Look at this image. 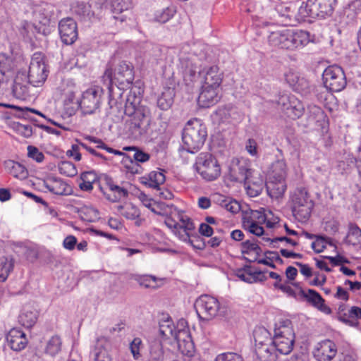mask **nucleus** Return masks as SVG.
Returning <instances> with one entry per match:
<instances>
[{
    "label": "nucleus",
    "mask_w": 361,
    "mask_h": 361,
    "mask_svg": "<svg viewBox=\"0 0 361 361\" xmlns=\"http://www.w3.org/2000/svg\"><path fill=\"white\" fill-rule=\"evenodd\" d=\"M199 44H184L179 54V68L182 71L186 85L196 81L199 76L202 78V85L218 87L222 82V73L217 66H211L200 69L202 56H197Z\"/></svg>",
    "instance_id": "f257e3e1"
},
{
    "label": "nucleus",
    "mask_w": 361,
    "mask_h": 361,
    "mask_svg": "<svg viewBox=\"0 0 361 361\" xmlns=\"http://www.w3.org/2000/svg\"><path fill=\"white\" fill-rule=\"evenodd\" d=\"M134 80L133 66L126 61H121L113 70L111 65L108 63L102 76V81L109 90V104L111 106L114 97V85L118 89L129 88Z\"/></svg>",
    "instance_id": "f03ea898"
},
{
    "label": "nucleus",
    "mask_w": 361,
    "mask_h": 361,
    "mask_svg": "<svg viewBox=\"0 0 361 361\" xmlns=\"http://www.w3.org/2000/svg\"><path fill=\"white\" fill-rule=\"evenodd\" d=\"M159 333L165 338L174 339L181 353L192 355L194 345L185 320H180L176 327L171 319L163 320L159 322Z\"/></svg>",
    "instance_id": "7ed1b4c3"
},
{
    "label": "nucleus",
    "mask_w": 361,
    "mask_h": 361,
    "mask_svg": "<svg viewBox=\"0 0 361 361\" xmlns=\"http://www.w3.org/2000/svg\"><path fill=\"white\" fill-rule=\"evenodd\" d=\"M310 41L309 33L303 30L283 29L271 32L269 35V42L271 46L286 49L304 47Z\"/></svg>",
    "instance_id": "20e7f679"
},
{
    "label": "nucleus",
    "mask_w": 361,
    "mask_h": 361,
    "mask_svg": "<svg viewBox=\"0 0 361 361\" xmlns=\"http://www.w3.org/2000/svg\"><path fill=\"white\" fill-rule=\"evenodd\" d=\"M207 137L205 125L197 118L190 120L185 124L182 133L183 148L189 153L194 154L203 146Z\"/></svg>",
    "instance_id": "39448f33"
},
{
    "label": "nucleus",
    "mask_w": 361,
    "mask_h": 361,
    "mask_svg": "<svg viewBox=\"0 0 361 361\" xmlns=\"http://www.w3.org/2000/svg\"><path fill=\"white\" fill-rule=\"evenodd\" d=\"M290 203L294 217L300 222H306L310 217L314 202L307 190L298 187L290 194Z\"/></svg>",
    "instance_id": "423d86ee"
},
{
    "label": "nucleus",
    "mask_w": 361,
    "mask_h": 361,
    "mask_svg": "<svg viewBox=\"0 0 361 361\" xmlns=\"http://www.w3.org/2000/svg\"><path fill=\"white\" fill-rule=\"evenodd\" d=\"M171 216L167 217L165 224L180 240L190 243L192 232L195 230V225L192 220L183 211L176 207L171 211Z\"/></svg>",
    "instance_id": "0eeeda50"
},
{
    "label": "nucleus",
    "mask_w": 361,
    "mask_h": 361,
    "mask_svg": "<svg viewBox=\"0 0 361 361\" xmlns=\"http://www.w3.org/2000/svg\"><path fill=\"white\" fill-rule=\"evenodd\" d=\"M272 341L279 355H288L293 350L295 334L290 320L276 324Z\"/></svg>",
    "instance_id": "6e6552de"
},
{
    "label": "nucleus",
    "mask_w": 361,
    "mask_h": 361,
    "mask_svg": "<svg viewBox=\"0 0 361 361\" xmlns=\"http://www.w3.org/2000/svg\"><path fill=\"white\" fill-rule=\"evenodd\" d=\"M130 116L125 123V130L131 138L140 139L149 130L151 122L150 110L147 106H141Z\"/></svg>",
    "instance_id": "1a4fd4ad"
},
{
    "label": "nucleus",
    "mask_w": 361,
    "mask_h": 361,
    "mask_svg": "<svg viewBox=\"0 0 361 361\" xmlns=\"http://www.w3.org/2000/svg\"><path fill=\"white\" fill-rule=\"evenodd\" d=\"M336 0H307L299 6V17L306 20L312 18H326L334 12Z\"/></svg>",
    "instance_id": "9d476101"
},
{
    "label": "nucleus",
    "mask_w": 361,
    "mask_h": 361,
    "mask_svg": "<svg viewBox=\"0 0 361 361\" xmlns=\"http://www.w3.org/2000/svg\"><path fill=\"white\" fill-rule=\"evenodd\" d=\"M194 167L202 178L207 181L216 179L221 173V168L217 160L209 152L199 154Z\"/></svg>",
    "instance_id": "9b49d317"
},
{
    "label": "nucleus",
    "mask_w": 361,
    "mask_h": 361,
    "mask_svg": "<svg viewBox=\"0 0 361 361\" xmlns=\"http://www.w3.org/2000/svg\"><path fill=\"white\" fill-rule=\"evenodd\" d=\"M26 73L30 85L39 87L44 84L47 78L49 71L41 53H35L32 55L28 71Z\"/></svg>",
    "instance_id": "f8f14e48"
},
{
    "label": "nucleus",
    "mask_w": 361,
    "mask_h": 361,
    "mask_svg": "<svg viewBox=\"0 0 361 361\" xmlns=\"http://www.w3.org/2000/svg\"><path fill=\"white\" fill-rule=\"evenodd\" d=\"M324 87L331 92H340L346 86V78L343 70L338 66H330L323 72Z\"/></svg>",
    "instance_id": "ddd939ff"
},
{
    "label": "nucleus",
    "mask_w": 361,
    "mask_h": 361,
    "mask_svg": "<svg viewBox=\"0 0 361 361\" xmlns=\"http://www.w3.org/2000/svg\"><path fill=\"white\" fill-rule=\"evenodd\" d=\"M103 89L99 86H93L85 90L79 103L83 114H95L99 109Z\"/></svg>",
    "instance_id": "4468645a"
},
{
    "label": "nucleus",
    "mask_w": 361,
    "mask_h": 361,
    "mask_svg": "<svg viewBox=\"0 0 361 361\" xmlns=\"http://www.w3.org/2000/svg\"><path fill=\"white\" fill-rule=\"evenodd\" d=\"M195 308L200 319L209 320L217 315L220 304L216 298L209 295H202L196 300Z\"/></svg>",
    "instance_id": "2eb2a0df"
},
{
    "label": "nucleus",
    "mask_w": 361,
    "mask_h": 361,
    "mask_svg": "<svg viewBox=\"0 0 361 361\" xmlns=\"http://www.w3.org/2000/svg\"><path fill=\"white\" fill-rule=\"evenodd\" d=\"M275 11L281 22L285 25H293L296 23L303 21L299 17V7L295 3H281L276 6Z\"/></svg>",
    "instance_id": "dca6fc26"
},
{
    "label": "nucleus",
    "mask_w": 361,
    "mask_h": 361,
    "mask_svg": "<svg viewBox=\"0 0 361 361\" xmlns=\"http://www.w3.org/2000/svg\"><path fill=\"white\" fill-rule=\"evenodd\" d=\"M338 346L334 341L325 339L317 343L313 349V356L317 361H331L337 355Z\"/></svg>",
    "instance_id": "f3484780"
},
{
    "label": "nucleus",
    "mask_w": 361,
    "mask_h": 361,
    "mask_svg": "<svg viewBox=\"0 0 361 361\" xmlns=\"http://www.w3.org/2000/svg\"><path fill=\"white\" fill-rule=\"evenodd\" d=\"M59 32L61 41L68 45L72 44L78 38V26L71 18H66L59 21Z\"/></svg>",
    "instance_id": "a211bd4d"
},
{
    "label": "nucleus",
    "mask_w": 361,
    "mask_h": 361,
    "mask_svg": "<svg viewBox=\"0 0 361 361\" xmlns=\"http://www.w3.org/2000/svg\"><path fill=\"white\" fill-rule=\"evenodd\" d=\"M264 177L259 171H253L251 175L244 183L247 194L250 197H257L260 195L265 186Z\"/></svg>",
    "instance_id": "6ab92c4d"
},
{
    "label": "nucleus",
    "mask_w": 361,
    "mask_h": 361,
    "mask_svg": "<svg viewBox=\"0 0 361 361\" xmlns=\"http://www.w3.org/2000/svg\"><path fill=\"white\" fill-rule=\"evenodd\" d=\"M219 88L202 85L201 92L197 99V103L202 108H209L214 106L219 100Z\"/></svg>",
    "instance_id": "aec40b11"
},
{
    "label": "nucleus",
    "mask_w": 361,
    "mask_h": 361,
    "mask_svg": "<svg viewBox=\"0 0 361 361\" xmlns=\"http://www.w3.org/2000/svg\"><path fill=\"white\" fill-rule=\"evenodd\" d=\"M215 115L222 123L239 122L243 119L240 111L232 105L219 107L215 111Z\"/></svg>",
    "instance_id": "412c9836"
},
{
    "label": "nucleus",
    "mask_w": 361,
    "mask_h": 361,
    "mask_svg": "<svg viewBox=\"0 0 361 361\" xmlns=\"http://www.w3.org/2000/svg\"><path fill=\"white\" fill-rule=\"evenodd\" d=\"M30 80L27 78L25 71L17 73L13 81V93L18 99H24L28 95Z\"/></svg>",
    "instance_id": "4be33fe9"
},
{
    "label": "nucleus",
    "mask_w": 361,
    "mask_h": 361,
    "mask_svg": "<svg viewBox=\"0 0 361 361\" xmlns=\"http://www.w3.org/2000/svg\"><path fill=\"white\" fill-rule=\"evenodd\" d=\"M300 296L305 299L312 305L319 310L320 311L330 314L331 309L325 305L324 300L321 295L313 289H308L307 290L300 288Z\"/></svg>",
    "instance_id": "5701e85b"
},
{
    "label": "nucleus",
    "mask_w": 361,
    "mask_h": 361,
    "mask_svg": "<svg viewBox=\"0 0 361 361\" xmlns=\"http://www.w3.org/2000/svg\"><path fill=\"white\" fill-rule=\"evenodd\" d=\"M6 339L10 348L15 351L24 349L27 343L25 333L18 329H11Z\"/></svg>",
    "instance_id": "b1692460"
},
{
    "label": "nucleus",
    "mask_w": 361,
    "mask_h": 361,
    "mask_svg": "<svg viewBox=\"0 0 361 361\" xmlns=\"http://www.w3.org/2000/svg\"><path fill=\"white\" fill-rule=\"evenodd\" d=\"M253 171L246 160H240L231 167V176L233 180L244 183Z\"/></svg>",
    "instance_id": "393cba45"
},
{
    "label": "nucleus",
    "mask_w": 361,
    "mask_h": 361,
    "mask_svg": "<svg viewBox=\"0 0 361 361\" xmlns=\"http://www.w3.org/2000/svg\"><path fill=\"white\" fill-rule=\"evenodd\" d=\"M265 187L269 197L279 199L283 195L287 185L286 180L267 178Z\"/></svg>",
    "instance_id": "a878e982"
},
{
    "label": "nucleus",
    "mask_w": 361,
    "mask_h": 361,
    "mask_svg": "<svg viewBox=\"0 0 361 361\" xmlns=\"http://www.w3.org/2000/svg\"><path fill=\"white\" fill-rule=\"evenodd\" d=\"M255 353L260 361H276L279 356L273 341L255 347Z\"/></svg>",
    "instance_id": "bb28decb"
},
{
    "label": "nucleus",
    "mask_w": 361,
    "mask_h": 361,
    "mask_svg": "<svg viewBox=\"0 0 361 361\" xmlns=\"http://www.w3.org/2000/svg\"><path fill=\"white\" fill-rule=\"evenodd\" d=\"M38 319V312L30 305H25L23 307L19 316V323L26 328L32 327Z\"/></svg>",
    "instance_id": "cd10ccee"
},
{
    "label": "nucleus",
    "mask_w": 361,
    "mask_h": 361,
    "mask_svg": "<svg viewBox=\"0 0 361 361\" xmlns=\"http://www.w3.org/2000/svg\"><path fill=\"white\" fill-rule=\"evenodd\" d=\"M106 185L109 191H103L106 198L113 202H118L128 195V191L113 182L110 178L106 179Z\"/></svg>",
    "instance_id": "c85d7f7f"
},
{
    "label": "nucleus",
    "mask_w": 361,
    "mask_h": 361,
    "mask_svg": "<svg viewBox=\"0 0 361 361\" xmlns=\"http://www.w3.org/2000/svg\"><path fill=\"white\" fill-rule=\"evenodd\" d=\"M44 187L51 192L64 195L68 194V185L61 178L49 177L44 183Z\"/></svg>",
    "instance_id": "c756f323"
},
{
    "label": "nucleus",
    "mask_w": 361,
    "mask_h": 361,
    "mask_svg": "<svg viewBox=\"0 0 361 361\" xmlns=\"http://www.w3.org/2000/svg\"><path fill=\"white\" fill-rule=\"evenodd\" d=\"M287 176V165L283 158H279L274 161L268 171L267 178L270 179H283L286 180Z\"/></svg>",
    "instance_id": "7c9ffc66"
},
{
    "label": "nucleus",
    "mask_w": 361,
    "mask_h": 361,
    "mask_svg": "<svg viewBox=\"0 0 361 361\" xmlns=\"http://www.w3.org/2000/svg\"><path fill=\"white\" fill-rule=\"evenodd\" d=\"M6 170L14 178L19 180H25L28 176L27 169L21 164L13 160L4 162Z\"/></svg>",
    "instance_id": "2f4dec72"
},
{
    "label": "nucleus",
    "mask_w": 361,
    "mask_h": 361,
    "mask_svg": "<svg viewBox=\"0 0 361 361\" xmlns=\"http://www.w3.org/2000/svg\"><path fill=\"white\" fill-rule=\"evenodd\" d=\"M288 104L286 115L288 118L291 119H296L302 116L305 111L304 105L294 95L290 97V99Z\"/></svg>",
    "instance_id": "473e14b6"
},
{
    "label": "nucleus",
    "mask_w": 361,
    "mask_h": 361,
    "mask_svg": "<svg viewBox=\"0 0 361 361\" xmlns=\"http://www.w3.org/2000/svg\"><path fill=\"white\" fill-rule=\"evenodd\" d=\"M98 181V176L94 171L82 172L80 175L79 188L82 191L90 192L93 189V185Z\"/></svg>",
    "instance_id": "72a5a7b5"
},
{
    "label": "nucleus",
    "mask_w": 361,
    "mask_h": 361,
    "mask_svg": "<svg viewBox=\"0 0 361 361\" xmlns=\"http://www.w3.org/2000/svg\"><path fill=\"white\" fill-rule=\"evenodd\" d=\"M92 5L86 4L83 1L76 2L73 6V12L81 17L82 19L86 20H92L96 16V11L94 10H92Z\"/></svg>",
    "instance_id": "f704fd0d"
},
{
    "label": "nucleus",
    "mask_w": 361,
    "mask_h": 361,
    "mask_svg": "<svg viewBox=\"0 0 361 361\" xmlns=\"http://www.w3.org/2000/svg\"><path fill=\"white\" fill-rule=\"evenodd\" d=\"M215 202L221 207L233 214L238 212L240 209V206L236 200L220 194L215 195Z\"/></svg>",
    "instance_id": "c9c22d12"
},
{
    "label": "nucleus",
    "mask_w": 361,
    "mask_h": 361,
    "mask_svg": "<svg viewBox=\"0 0 361 361\" xmlns=\"http://www.w3.org/2000/svg\"><path fill=\"white\" fill-rule=\"evenodd\" d=\"M122 216L128 219L134 220L136 219L135 224L140 226L141 220L139 219L140 212V210L133 204H128L125 206H119L118 207Z\"/></svg>",
    "instance_id": "e433bc0d"
},
{
    "label": "nucleus",
    "mask_w": 361,
    "mask_h": 361,
    "mask_svg": "<svg viewBox=\"0 0 361 361\" xmlns=\"http://www.w3.org/2000/svg\"><path fill=\"white\" fill-rule=\"evenodd\" d=\"M14 267V261L11 257H0V282H4Z\"/></svg>",
    "instance_id": "4c0bfd02"
},
{
    "label": "nucleus",
    "mask_w": 361,
    "mask_h": 361,
    "mask_svg": "<svg viewBox=\"0 0 361 361\" xmlns=\"http://www.w3.org/2000/svg\"><path fill=\"white\" fill-rule=\"evenodd\" d=\"M166 178L161 171H151L145 184L153 189H159L161 185L165 182Z\"/></svg>",
    "instance_id": "58836bf2"
},
{
    "label": "nucleus",
    "mask_w": 361,
    "mask_h": 361,
    "mask_svg": "<svg viewBox=\"0 0 361 361\" xmlns=\"http://www.w3.org/2000/svg\"><path fill=\"white\" fill-rule=\"evenodd\" d=\"M174 91L168 88L164 91L157 99V105L162 110L169 109L173 102Z\"/></svg>",
    "instance_id": "ea45409f"
},
{
    "label": "nucleus",
    "mask_w": 361,
    "mask_h": 361,
    "mask_svg": "<svg viewBox=\"0 0 361 361\" xmlns=\"http://www.w3.org/2000/svg\"><path fill=\"white\" fill-rule=\"evenodd\" d=\"M164 352L161 342L154 341L151 343L149 348V355L148 361H164Z\"/></svg>",
    "instance_id": "a19ab883"
},
{
    "label": "nucleus",
    "mask_w": 361,
    "mask_h": 361,
    "mask_svg": "<svg viewBox=\"0 0 361 361\" xmlns=\"http://www.w3.org/2000/svg\"><path fill=\"white\" fill-rule=\"evenodd\" d=\"M140 102V98L137 97L135 93L130 92L125 105V113L131 116L135 114V111L142 106H139Z\"/></svg>",
    "instance_id": "79ce46f5"
},
{
    "label": "nucleus",
    "mask_w": 361,
    "mask_h": 361,
    "mask_svg": "<svg viewBox=\"0 0 361 361\" xmlns=\"http://www.w3.org/2000/svg\"><path fill=\"white\" fill-rule=\"evenodd\" d=\"M348 244L356 245L361 241V229L354 223L348 225V231L345 239Z\"/></svg>",
    "instance_id": "37998d69"
},
{
    "label": "nucleus",
    "mask_w": 361,
    "mask_h": 361,
    "mask_svg": "<svg viewBox=\"0 0 361 361\" xmlns=\"http://www.w3.org/2000/svg\"><path fill=\"white\" fill-rule=\"evenodd\" d=\"M62 341L59 336H53L47 341L45 352L51 356H55L61 350Z\"/></svg>",
    "instance_id": "c03bdc74"
},
{
    "label": "nucleus",
    "mask_w": 361,
    "mask_h": 361,
    "mask_svg": "<svg viewBox=\"0 0 361 361\" xmlns=\"http://www.w3.org/2000/svg\"><path fill=\"white\" fill-rule=\"evenodd\" d=\"M123 150L133 152L132 155H128L130 159H133L136 162L145 163L149 161V154L145 152L137 147H125Z\"/></svg>",
    "instance_id": "a18cd8bd"
},
{
    "label": "nucleus",
    "mask_w": 361,
    "mask_h": 361,
    "mask_svg": "<svg viewBox=\"0 0 361 361\" xmlns=\"http://www.w3.org/2000/svg\"><path fill=\"white\" fill-rule=\"evenodd\" d=\"M255 347L272 342V338L270 337L269 332L263 327H259L253 333Z\"/></svg>",
    "instance_id": "49530a36"
},
{
    "label": "nucleus",
    "mask_w": 361,
    "mask_h": 361,
    "mask_svg": "<svg viewBox=\"0 0 361 361\" xmlns=\"http://www.w3.org/2000/svg\"><path fill=\"white\" fill-rule=\"evenodd\" d=\"M18 245L20 248L18 252L24 255L28 261L33 262L37 259L38 251L34 245H27L23 243H20Z\"/></svg>",
    "instance_id": "de8ad7c7"
},
{
    "label": "nucleus",
    "mask_w": 361,
    "mask_h": 361,
    "mask_svg": "<svg viewBox=\"0 0 361 361\" xmlns=\"http://www.w3.org/2000/svg\"><path fill=\"white\" fill-rule=\"evenodd\" d=\"M267 221V215L264 210H252L250 215L243 218V223H254L257 224H263Z\"/></svg>",
    "instance_id": "09e8293b"
},
{
    "label": "nucleus",
    "mask_w": 361,
    "mask_h": 361,
    "mask_svg": "<svg viewBox=\"0 0 361 361\" xmlns=\"http://www.w3.org/2000/svg\"><path fill=\"white\" fill-rule=\"evenodd\" d=\"M133 279L136 281L140 286L146 288H157V278L152 275H135Z\"/></svg>",
    "instance_id": "8fccbe9b"
},
{
    "label": "nucleus",
    "mask_w": 361,
    "mask_h": 361,
    "mask_svg": "<svg viewBox=\"0 0 361 361\" xmlns=\"http://www.w3.org/2000/svg\"><path fill=\"white\" fill-rule=\"evenodd\" d=\"M334 245L331 239L325 236L318 235L312 243L311 247L317 253H320L326 248V245Z\"/></svg>",
    "instance_id": "3c124183"
},
{
    "label": "nucleus",
    "mask_w": 361,
    "mask_h": 361,
    "mask_svg": "<svg viewBox=\"0 0 361 361\" xmlns=\"http://www.w3.org/2000/svg\"><path fill=\"white\" fill-rule=\"evenodd\" d=\"M20 34L23 38L30 39L35 29L34 25L27 20H22L17 25Z\"/></svg>",
    "instance_id": "603ef678"
},
{
    "label": "nucleus",
    "mask_w": 361,
    "mask_h": 361,
    "mask_svg": "<svg viewBox=\"0 0 361 361\" xmlns=\"http://www.w3.org/2000/svg\"><path fill=\"white\" fill-rule=\"evenodd\" d=\"M60 173L68 177H73L78 173L75 165L71 161H61L59 166Z\"/></svg>",
    "instance_id": "864d4df0"
},
{
    "label": "nucleus",
    "mask_w": 361,
    "mask_h": 361,
    "mask_svg": "<svg viewBox=\"0 0 361 361\" xmlns=\"http://www.w3.org/2000/svg\"><path fill=\"white\" fill-rule=\"evenodd\" d=\"M131 6L130 0H113L111 2V8L114 13H121L130 8Z\"/></svg>",
    "instance_id": "5fc2aeb1"
},
{
    "label": "nucleus",
    "mask_w": 361,
    "mask_h": 361,
    "mask_svg": "<svg viewBox=\"0 0 361 361\" xmlns=\"http://www.w3.org/2000/svg\"><path fill=\"white\" fill-rule=\"evenodd\" d=\"M176 13V9L173 7H168L166 9L157 11L155 13V20L161 23L169 21Z\"/></svg>",
    "instance_id": "6e6d98bb"
},
{
    "label": "nucleus",
    "mask_w": 361,
    "mask_h": 361,
    "mask_svg": "<svg viewBox=\"0 0 361 361\" xmlns=\"http://www.w3.org/2000/svg\"><path fill=\"white\" fill-rule=\"evenodd\" d=\"M309 118L316 122L323 119L324 114L323 110L318 106L310 105L307 108Z\"/></svg>",
    "instance_id": "4d7b16f0"
},
{
    "label": "nucleus",
    "mask_w": 361,
    "mask_h": 361,
    "mask_svg": "<svg viewBox=\"0 0 361 361\" xmlns=\"http://www.w3.org/2000/svg\"><path fill=\"white\" fill-rule=\"evenodd\" d=\"M143 348L142 340L136 337L130 343V350L134 359L137 360L141 357L140 351Z\"/></svg>",
    "instance_id": "13d9d810"
},
{
    "label": "nucleus",
    "mask_w": 361,
    "mask_h": 361,
    "mask_svg": "<svg viewBox=\"0 0 361 361\" xmlns=\"http://www.w3.org/2000/svg\"><path fill=\"white\" fill-rule=\"evenodd\" d=\"M215 361H244L243 358L239 354L232 352L223 353L218 355Z\"/></svg>",
    "instance_id": "bf43d9fd"
},
{
    "label": "nucleus",
    "mask_w": 361,
    "mask_h": 361,
    "mask_svg": "<svg viewBox=\"0 0 361 361\" xmlns=\"http://www.w3.org/2000/svg\"><path fill=\"white\" fill-rule=\"evenodd\" d=\"M262 224H257L254 223H243V228L257 236H262L264 234V230L262 226Z\"/></svg>",
    "instance_id": "052dcab7"
},
{
    "label": "nucleus",
    "mask_w": 361,
    "mask_h": 361,
    "mask_svg": "<svg viewBox=\"0 0 361 361\" xmlns=\"http://www.w3.org/2000/svg\"><path fill=\"white\" fill-rule=\"evenodd\" d=\"M293 89L295 91L301 94H307L310 90V82L306 78L300 76L299 79H298L297 84Z\"/></svg>",
    "instance_id": "680f3d73"
},
{
    "label": "nucleus",
    "mask_w": 361,
    "mask_h": 361,
    "mask_svg": "<svg viewBox=\"0 0 361 361\" xmlns=\"http://www.w3.org/2000/svg\"><path fill=\"white\" fill-rule=\"evenodd\" d=\"M262 240L266 243L270 242L271 244L273 245L274 247H277V243L279 242H283V241H286L287 243L291 245L292 246H296L298 245V243L296 241L292 240L291 238H287L286 236L278 237V238H275L274 239H271L270 238L263 236L262 238Z\"/></svg>",
    "instance_id": "e2e57ef3"
},
{
    "label": "nucleus",
    "mask_w": 361,
    "mask_h": 361,
    "mask_svg": "<svg viewBox=\"0 0 361 361\" xmlns=\"http://www.w3.org/2000/svg\"><path fill=\"white\" fill-rule=\"evenodd\" d=\"M27 155L30 158L35 160L38 163H41L44 159L43 153L36 147L31 145L27 147Z\"/></svg>",
    "instance_id": "0e129e2a"
},
{
    "label": "nucleus",
    "mask_w": 361,
    "mask_h": 361,
    "mask_svg": "<svg viewBox=\"0 0 361 361\" xmlns=\"http://www.w3.org/2000/svg\"><path fill=\"white\" fill-rule=\"evenodd\" d=\"M94 361H111V357L106 349L97 348L94 352Z\"/></svg>",
    "instance_id": "69168bd1"
},
{
    "label": "nucleus",
    "mask_w": 361,
    "mask_h": 361,
    "mask_svg": "<svg viewBox=\"0 0 361 361\" xmlns=\"http://www.w3.org/2000/svg\"><path fill=\"white\" fill-rule=\"evenodd\" d=\"M291 96L292 95L287 94H280L276 101L279 109L283 111L285 115L286 114V108H288V104L289 103Z\"/></svg>",
    "instance_id": "338daca9"
},
{
    "label": "nucleus",
    "mask_w": 361,
    "mask_h": 361,
    "mask_svg": "<svg viewBox=\"0 0 361 361\" xmlns=\"http://www.w3.org/2000/svg\"><path fill=\"white\" fill-rule=\"evenodd\" d=\"M274 286L275 288H278L282 292L286 293L288 296L293 298L297 297L296 292L288 284V282H286L285 283H279V282H275L274 283Z\"/></svg>",
    "instance_id": "774afa93"
}]
</instances>
